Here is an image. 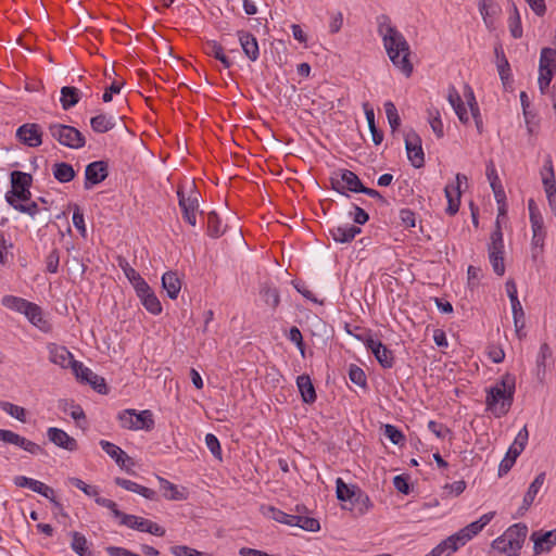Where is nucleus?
<instances>
[{
	"instance_id": "nucleus-1",
	"label": "nucleus",
	"mask_w": 556,
	"mask_h": 556,
	"mask_svg": "<svg viewBox=\"0 0 556 556\" xmlns=\"http://www.w3.org/2000/svg\"><path fill=\"white\" fill-rule=\"evenodd\" d=\"M377 31L382 39L386 52L392 64L405 76L410 77L414 65L410 61V47L403 34L392 25L387 14L377 16Z\"/></svg>"
},
{
	"instance_id": "nucleus-2",
	"label": "nucleus",
	"mask_w": 556,
	"mask_h": 556,
	"mask_svg": "<svg viewBox=\"0 0 556 556\" xmlns=\"http://www.w3.org/2000/svg\"><path fill=\"white\" fill-rule=\"evenodd\" d=\"M516 391V376L506 372L501 379L486 390L485 407L495 418L508 414L514 402Z\"/></svg>"
},
{
	"instance_id": "nucleus-3",
	"label": "nucleus",
	"mask_w": 556,
	"mask_h": 556,
	"mask_svg": "<svg viewBox=\"0 0 556 556\" xmlns=\"http://www.w3.org/2000/svg\"><path fill=\"white\" fill-rule=\"evenodd\" d=\"M527 534L528 527L526 523H515L492 542V548L507 556H520V549L523 546Z\"/></svg>"
},
{
	"instance_id": "nucleus-4",
	"label": "nucleus",
	"mask_w": 556,
	"mask_h": 556,
	"mask_svg": "<svg viewBox=\"0 0 556 556\" xmlns=\"http://www.w3.org/2000/svg\"><path fill=\"white\" fill-rule=\"evenodd\" d=\"M178 205L180 207L182 219L194 227L197 225V214L199 212V201L201 193L194 182L190 185L188 192L185 187L179 185L177 188Z\"/></svg>"
},
{
	"instance_id": "nucleus-5",
	"label": "nucleus",
	"mask_w": 556,
	"mask_h": 556,
	"mask_svg": "<svg viewBox=\"0 0 556 556\" xmlns=\"http://www.w3.org/2000/svg\"><path fill=\"white\" fill-rule=\"evenodd\" d=\"M48 131L50 136L63 147L78 150L86 144L85 136L74 126L50 123L48 125Z\"/></svg>"
},
{
	"instance_id": "nucleus-6",
	"label": "nucleus",
	"mask_w": 556,
	"mask_h": 556,
	"mask_svg": "<svg viewBox=\"0 0 556 556\" xmlns=\"http://www.w3.org/2000/svg\"><path fill=\"white\" fill-rule=\"evenodd\" d=\"M504 239L501 223L495 222V227L491 232L490 242L488 243L489 261L492 265L493 271L497 276L505 274L504 263Z\"/></svg>"
},
{
	"instance_id": "nucleus-7",
	"label": "nucleus",
	"mask_w": 556,
	"mask_h": 556,
	"mask_svg": "<svg viewBox=\"0 0 556 556\" xmlns=\"http://www.w3.org/2000/svg\"><path fill=\"white\" fill-rule=\"evenodd\" d=\"M556 73V51L545 47L541 49L539 60V89L542 94L546 93L551 81Z\"/></svg>"
},
{
	"instance_id": "nucleus-8",
	"label": "nucleus",
	"mask_w": 556,
	"mask_h": 556,
	"mask_svg": "<svg viewBox=\"0 0 556 556\" xmlns=\"http://www.w3.org/2000/svg\"><path fill=\"white\" fill-rule=\"evenodd\" d=\"M330 185L332 190L346 197H349L348 191L363 193L366 189L359 177L350 169H341L339 174L332 176Z\"/></svg>"
},
{
	"instance_id": "nucleus-9",
	"label": "nucleus",
	"mask_w": 556,
	"mask_h": 556,
	"mask_svg": "<svg viewBox=\"0 0 556 556\" xmlns=\"http://www.w3.org/2000/svg\"><path fill=\"white\" fill-rule=\"evenodd\" d=\"M529 433L527 427H523L516 435L513 444L509 446L505 457L501 460L498 466V477L507 475L516 463L517 457L523 452Z\"/></svg>"
},
{
	"instance_id": "nucleus-10",
	"label": "nucleus",
	"mask_w": 556,
	"mask_h": 556,
	"mask_svg": "<svg viewBox=\"0 0 556 556\" xmlns=\"http://www.w3.org/2000/svg\"><path fill=\"white\" fill-rule=\"evenodd\" d=\"M73 372L80 382L90 384L99 394H106L109 392L105 379L94 374L81 362L73 363Z\"/></svg>"
},
{
	"instance_id": "nucleus-11",
	"label": "nucleus",
	"mask_w": 556,
	"mask_h": 556,
	"mask_svg": "<svg viewBox=\"0 0 556 556\" xmlns=\"http://www.w3.org/2000/svg\"><path fill=\"white\" fill-rule=\"evenodd\" d=\"M467 181V177L464 174L458 173L455 177V181L450 182L444 188V194L447 200L446 214L454 216L460 206V184Z\"/></svg>"
},
{
	"instance_id": "nucleus-12",
	"label": "nucleus",
	"mask_w": 556,
	"mask_h": 556,
	"mask_svg": "<svg viewBox=\"0 0 556 556\" xmlns=\"http://www.w3.org/2000/svg\"><path fill=\"white\" fill-rule=\"evenodd\" d=\"M0 441L16 445L31 455H39L45 453V450L39 444L12 430L0 429Z\"/></svg>"
},
{
	"instance_id": "nucleus-13",
	"label": "nucleus",
	"mask_w": 556,
	"mask_h": 556,
	"mask_svg": "<svg viewBox=\"0 0 556 556\" xmlns=\"http://www.w3.org/2000/svg\"><path fill=\"white\" fill-rule=\"evenodd\" d=\"M109 176V164L105 161H93L85 168L84 188L90 190L93 186L101 184Z\"/></svg>"
},
{
	"instance_id": "nucleus-14",
	"label": "nucleus",
	"mask_w": 556,
	"mask_h": 556,
	"mask_svg": "<svg viewBox=\"0 0 556 556\" xmlns=\"http://www.w3.org/2000/svg\"><path fill=\"white\" fill-rule=\"evenodd\" d=\"M405 149L410 164L415 168H421L425 165V154L421 147V138L415 131L405 136Z\"/></svg>"
},
{
	"instance_id": "nucleus-15",
	"label": "nucleus",
	"mask_w": 556,
	"mask_h": 556,
	"mask_svg": "<svg viewBox=\"0 0 556 556\" xmlns=\"http://www.w3.org/2000/svg\"><path fill=\"white\" fill-rule=\"evenodd\" d=\"M16 138L29 148H37L42 144L41 126L37 123H25L16 129Z\"/></svg>"
},
{
	"instance_id": "nucleus-16",
	"label": "nucleus",
	"mask_w": 556,
	"mask_h": 556,
	"mask_svg": "<svg viewBox=\"0 0 556 556\" xmlns=\"http://www.w3.org/2000/svg\"><path fill=\"white\" fill-rule=\"evenodd\" d=\"M540 176L542 179L543 188L546 193L548 202L554 201L556 197V176L554 170L553 159L549 154L546 155L543 166L540 169Z\"/></svg>"
},
{
	"instance_id": "nucleus-17",
	"label": "nucleus",
	"mask_w": 556,
	"mask_h": 556,
	"mask_svg": "<svg viewBox=\"0 0 556 556\" xmlns=\"http://www.w3.org/2000/svg\"><path fill=\"white\" fill-rule=\"evenodd\" d=\"M135 291L141 304L150 314L160 315L162 313V304L148 282L140 285Z\"/></svg>"
},
{
	"instance_id": "nucleus-18",
	"label": "nucleus",
	"mask_w": 556,
	"mask_h": 556,
	"mask_svg": "<svg viewBox=\"0 0 556 556\" xmlns=\"http://www.w3.org/2000/svg\"><path fill=\"white\" fill-rule=\"evenodd\" d=\"M101 448L110 456L112 457L115 463L127 472L134 473V471L130 469L135 465L131 457H129L125 451H123L119 446L116 444L106 441L101 440L99 442Z\"/></svg>"
},
{
	"instance_id": "nucleus-19",
	"label": "nucleus",
	"mask_w": 556,
	"mask_h": 556,
	"mask_svg": "<svg viewBox=\"0 0 556 556\" xmlns=\"http://www.w3.org/2000/svg\"><path fill=\"white\" fill-rule=\"evenodd\" d=\"M546 473L540 472L534 480L530 483L527 492L523 495L522 504L517 509L515 517H522L534 503L536 495L545 483Z\"/></svg>"
},
{
	"instance_id": "nucleus-20",
	"label": "nucleus",
	"mask_w": 556,
	"mask_h": 556,
	"mask_svg": "<svg viewBox=\"0 0 556 556\" xmlns=\"http://www.w3.org/2000/svg\"><path fill=\"white\" fill-rule=\"evenodd\" d=\"M495 514V511H489L482 515L478 520L467 525L466 527L457 531L456 534L459 536L462 543L465 545L473 536L479 534L483 530V528L492 521Z\"/></svg>"
},
{
	"instance_id": "nucleus-21",
	"label": "nucleus",
	"mask_w": 556,
	"mask_h": 556,
	"mask_svg": "<svg viewBox=\"0 0 556 556\" xmlns=\"http://www.w3.org/2000/svg\"><path fill=\"white\" fill-rule=\"evenodd\" d=\"M366 348L374 354L382 368L390 369L394 366L395 357L393 351L384 345L381 341L375 340L372 338V343H367Z\"/></svg>"
},
{
	"instance_id": "nucleus-22",
	"label": "nucleus",
	"mask_w": 556,
	"mask_h": 556,
	"mask_svg": "<svg viewBox=\"0 0 556 556\" xmlns=\"http://www.w3.org/2000/svg\"><path fill=\"white\" fill-rule=\"evenodd\" d=\"M47 437L51 443L55 446L66 450L68 452H75L78 450L77 440L71 437L66 431L56 427H50L47 430Z\"/></svg>"
},
{
	"instance_id": "nucleus-23",
	"label": "nucleus",
	"mask_w": 556,
	"mask_h": 556,
	"mask_svg": "<svg viewBox=\"0 0 556 556\" xmlns=\"http://www.w3.org/2000/svg\"><path fill=\"white\" fill-rule=\"evenodd\" d=\"M49 361L62 368L71 367L73 369V363L77 362L70 350L64 345L56 343H50L48 345Z\"/></svg>"
},
{
	"instance_id": "nucleus-24",
	"label": "nucleus",
	"mask_w": 556,
	"mask_h": 556,
	"mask_svg": "<svg viewBox=\"0 0 556 556\" xmlns=\"http://www.w3.org/2000/svg\"><path fill=\"white\" fill-rule=\"evenodd\" d=\"M237 36L244 55L255 62L260 58V47L256 37L248 30H238Z\"/></svg>"
},
{
	"instance_id": "nucleus-25",
	"label": "nucleus",
	"mask_w": 556,
	"mask_h": 556,
	"mask_svg": "<svg viewBox=\"0 0 556 556\" xmlns=\"http://www.w3.org/2000/svg\"><path fill=\"white\" fill-rule=\"evenodd\" d=\"M336 494L340 502H351L353 497L368 501V495L357 485L346 484L342 478L336 480Z\"/></svg>"
},
{
	"instance_id": "nucleus-26",
	"label": "nucleus",
	"mask_w": 556,
	"mask_h": 556,
	"mask_svg": "<svg viewBox=\"0 0 556 556\" xmlns=\"http://www.w3.org/2000/svg\"><path fill=\"white\" fill-rule=\"evenodd\" d=\"M160 490L165 500L167 501H185L189 496V492L185 486H178L169 480L157 476Z\"/></svg>"
},
{
	"instance_id": "nucleus-27",
	"label": "nucleus",
	"mask_w": 556,
	"mask_h": 556,
	"mask_svg": "<svg viewBox=\"0 0 556 556\" xmlns=\"http://www.w3.org/2000/svg\"><path fill=\"white\" fill-rule=\"evenodd\" d=\"M462 546H464V544L462 543L459 536L456 533H454L444 539L443 541H441L425 556H451Z\"/></svg>"
},
{
	"instance_id": "nucleus-28",
	"label": "nucleus",
	"mask_w": 556,
	"mask_h": 556,
	"mask_svg": "<svg viewBox=\"0 0 556 556\" xmlns=\"http://www.w3.org/2000/svg\"><path fill=\"white\" fill-rule=\"evenodd\" d=\"M531 540L534 542L533 552L534 555H540L544 552H549L556 544V529L546 531L542 534L533 532Z\"/></svg>"
},
{
	"instance_id": "nucleus-29",
	"label": "nucleus",
	"mask_w": 556,
	"mask_h": 556,
	"mask_svg": "<svg viewBox=\"0 0 556 556\" xmlns=\"http://www.w3.org/2000/svg\"><path fill=\"white\" fill-rule=\"evenodd\" d=\"M114 482L116 485H118L129 492L137 493L147 500L154 501L157 498L156 492L153 489L141 485L135 481H131V480H128L125 478H121V477H116L114 479Z\"/></svg>"
},
{
	"instance_id": "nucleus-30",
	"label": "nucleus",
	"mask_w": 556,
	"mask_h": 556,
	"mask_svg": "<svg viewBox=\"0 0 556 556\" xmlns=\"http://www.w3.org/2000/svg\"><path fill=\"white\" fill-rule=\"evenodd\" d=\"M362 232V229L355 225L334 226L329 229L332 239L338 243H349Z\"/></svg>"
},
{
	"instance_id": "nucleus-31",
	"label": "nucleus",
	"mask_w": 556,
	"mask_h": 556,
	"mask_svg": "<svg viewBox=\"0 0 556 556\" xmlns=\"http://www.w3.org/2000/svg\"><path fill=\"white\" fill-rule=\"evenodd\" d=\"M296 386L303 403L313 404L316 402V390L308 375L303 374L298 376Z\"/></svg>"
},
{
	"instance_id": "nucleus-32",
	"label": "nucleus",
	"mask_w": 556,
	"mask_h": 556,
	"mask_svg": "<svg viewBox=\"0 0 556 556\" xmlns=\"http://www.w3.org/2000/svg\"><path fill=\"white\" fill-rule=\"evenodd\" d=\"M162 287L166 291L169 299H177L181 290V280L177 271L168 270L162 276Z\"/></svg>"
},
{
	"instance_id": "nucleus-33",
	"label": "nucleus",
	"mask_w": 556,
	"mask_h": 556,
	"mask_svg": "<svg viewBox=\"0 0 556 556\" xmlns=\"http://www.w3.org/2000/svg\"><path fill=\"white\" fill-rule=\"evenodd\" d=\"M24 315L27 319L42 331L50 329L49 323L45 319L42 309L39 305L30 302L25 311Z\"/></svg>"
},
{
	"instance_id": "nucleus-34",
	"label": "nucleus",
	"mask_w": 556,
	"mask_h": 556,
	"mask_svg": "<svg viewBox=\"0 0 556 556\" xmlns=\"http://www.w3.org/2000/svg\"><path fill=\"white\" fill-rule=\"evenodd\" d=\"M204 52L208 56L218 60L225 68L232 66L231 60L225 54L224 47L216 40H210L204 45Z\"/></svg>"
},
{
	"instance_id": "nucleus-35",
	"label": "nucleus",
	"mask_w": 556,
	"mask_h": 556,
	"mask_svg": "<svg viewBox=\"0 0 556 556\" xmlns=\"http://www.w3.org/2000/svg\"><path fill=\"white\" fill-rule=\"evenodd\" d=\"M116 261H117L118 267L123 270L124 275L129 280V282L131 283L134 289H137L138 287H140V285H143L144 282H147L141 277V275L135 268H132L130 266V264L128 263L126 257L119 255V256H117Z\"/></svg>"
},
{
	"instance_id": "nucleus-36",
	"label": "nucleus",
	"mask_w": 556,
	"mask_h": 556,
	"mask_svg": "<svg viewBox=\"0 0 556 556\" xmlns=\"http://www.w3.org/2000/svg\"><path fill=\"white\" fill-rule=\"evenodd\" d=\"M80 98L81 92L78 88L72 86H64L61 88L60 102L64 111L74 108L80 101Z\"/></svg>"
},
{
	"instance_id": "nucleus-37",
	"label": "nucleus",
	"mask_w": 556,
	"mask_h": 556,
	"mask_svg": "<svg viewBox=\"0 0 556 556\" xmlns=\"http://www.w3.org/2000/svg\"><path fill=\"white\" fill-rule=\"evenodd\" d=\"M52 174H53V177L61 184L70 182L76 176V172H75L74 167L72 166V164L66 163V162L55 163L52 166Z\"/></svg>"
},
{
	"instance_id": "nucleus-38",
	"label": "nucleus",
	"mask_w": 556,
	"mask_h": 556,
	"mask_svg": "<svg viewBox=\"0 0 556 556\" xmlns=\"http://www.w3.org/2000/svg\"><path fill=\"white\" fill-rule=\"evenodd\" d=\"M260 295L263 300V302L273 308L274 311L279 306L280 304V294L279 290L269 285V283H263L260 288Z\"/></svg>"
},
{
	"instance_id": "nucleus-39",
	"label": "nucleus",
	"mask_w": 556,
	"mask_h": 556,
	"mask_svg": "<svg viewBox=\"0 0 556 556\" xmlns=\"http://www.w3.org/2000/svg\"><path fill=\"white\" fill-rule=\"evenodd\" d=\"M514 318L515 332L519 340H522L526 337V332L523 331L526 327V316L522 308V305L519 302L510 303Z\"/></svg>"
},
{
	"instance_id": "nucleus-40",
	"label": "nucleus",
	"mask_w": 556,
	"mask_h": 556,
	"mask_svg": "<svg viewBox=\"0 0 556 556\" xmlns=\"http://www.w3.org/2000/svg\"><path fill=\"white\" fill-rule=\"evenodd\" d=\"M91 129L97 134H104L115 127V121L112 116L100 113L90 119Z\"/></svg>"
},
{
	"instance_id": "nucleus-41",
	"label": "nucleus",
	"mask_w": 556,
	"mask_h": 556,
	"mask_svg": "<svg viewBox=\"0 0 556 556\" xmlns=\"http://www.w3.org/2000/svg\"><path fill=\"white\" fill-rule=\"evenodd\" d=\"M227 226L223 224L222 218L219 215L212 211L207 214V236L211 238H219L226 232Z\"/></svg>"
},
{
	"instance_id": "nucleus-42",
	"label": "nucleus",
	"mask_w": 556,
	"mask_h": 556,
	"mask_svg": "<svg viewBox=\"0 0 556 556\" xmlns=\"http://www.w3.org/2000/svg\"><path fill=\"white\" fill-rule=\"evenodd\" d=\"M479 11L488 27L493 26L494 16L500 12V7L493 0H479Z\"/></svg>"
},
{
	"instance_id": "nucleus-43",
	"label": "nucleus",
	"mask_w": 556,
	"mask_h": 556,
	"mask_svg": "<svg viewBox=\"0 0 556 556\" xmlns=\"http://www.w3.org/2000/svg\"><path fill=\"white\" fill-rule=\"evenodd\" d=\"M33 185V176L28 173L21 170H13L11 173V190L10 191H18V190H27L30 189Z\"/></svg>"
},
{
	"instance_id": "nucleus-44",
	"label": "nucleus",
	"mask_w": 556,
	"mask_h": 556,
	"mask_svg": "<svg viewBox=\"0 0 556 556\" xmlns=\"http://www.w3.org/2000/svg\"><path fill=\"white\" fill-rule=\"evenodd\" d=\"M528 210L532 232L545 231L544 218L533 199L528 201Z\"/></svg>"
},
{
	"instance_id": "nucleus-45",
	"label": "nucleus",
	"mask_w": 556,
	"mask_h": 556,
	"mask_svg": "<svg viewBox=\"0 0 556 556\" xmlns=\"http://www.w3.org/2000/svg\"><path fill=\"white\" fill-rule=\"evenodd\" d=\"M70 535L72 536L71 547L77 555L92 556V552L88 546V541L83 533L78 531H72Z\"/></svg>"
},
{
	"instance_id": "nucleus-46",
	"label": "nucleus",
	"mask_w": 556,
	"mask_h": 556,
	"mask_svg": "<svg viewBox=\"0 0 556 556\" xmlns=\"http://www.w3.org/2000/svg\"><path fill=\"white\" fill-rule=\"evenodd\" d=\"M344 330L346 331L348 334L354 337L357 341L363 342L365 345L367 343H372V336L370 329L356 325L353 326L349 323H345Z\"/></svg>"
},
{
	"instance_id": "nucleus-47",
	"label": "nucleus",
	"mask_w": 556,
	"mask_h": 556,
	"mask_svg": "<svg viewBox=\"0 0 556 556\" xmlns=\"http://www.w3.org/2000/svg\"><path fill=\"white\" fill-rule=\"evenodd\" d=\"M136 530L147 532L155 536H164L166 532L162 526L143 517H139Z\"/></svg>"
},
{
	"instance_id": "nucleus-48",
	"label": "nucleus",
	"mask_w": 556,
	"mask_h": 556,
	"mask_svg": "<svg viewBox=\"0 0 556 556\" xmlns=\"http://www.w3.org/2000/svg\"><path fill=\"white\" fill-rule=\"evenodd\" d=\"M467 88H468V93H465V97L467 98V102H468L471 115H472V117L475 119L477 130H478L479 134H482V131H483V122H482V117H481V114H480V109H479V105H478V103L476 101L473 91L471 90L470 87H467Z\"/></svg>"
},
{
	"instance_id": "nucleus-49",
	"label": "nucleus",
	"mask_w": 556,
	"mask_h": 556,
	"mask_svg": "<svg viewBox=\"0 0 556 556\" xmlns=\"http://www.w3.org/2000/svg\"><path fill=\"white\" fill-rule=\"evenodd\" d=\"M29 303V301L15 295H4L1 300V304L4 307L22 314L25 313Z\"/></svg>"
},
{
	"instance_id": "nucleus-50",
	"label": "nucleus",
	"mask_w": 556,
	"mask_h": 556,
	"mask_svg": "<svg viewBox=\"0 0 556 556\" xmlns=\"http://www.w3.org/2000/svg\"><path fill=\"white\" fill-rule=\"evenodd\" d=\"M135 424L137 425L136 430H147L151 431L155 427V421L153 414L150 409L141 410L140 413L136 412Z\"/></svg>"
},
{
	"instance_id": "nucleus-51",
	"label": "nucleus",
	"mask_w": 556,
	"mask_h": 556,
	"mask_svg": "<svg viewBox=\"0 0 556 556\" xmlns=\"http://www.w3.org/2000/svg\"><path fill=\"white\" fill-rule=\"evenodd\" d=\"M427 114L431 129L438 138H442L444 136V128L439 110L435 108H429L427 110Z\"/></svg>"
},
{
	"instance_id": "nucleus-52",
	"label": "nucleus",
	"mask_w": 556,
	"mask_h": 556,
	"mask_svg": "<svg viewBox=\"0 0 556 556\" xmlns=\"http://www.w3.org/2000/svg\"><path fill=\"white\" fill-rule=\"evenodd\" d=\"M31 192L30 189L27 190H18V191H8L5 193V201L11 205L14 210L15 206L22 204L21 202H27L30 200Z\"/></svg>"
},
{
	"instance_id": "nucleus-53",
	"label": "nucleus",
	"mask_w": 556,
	"mask_h": 556,
	"mask_svg": "<svg viewBox=\"0 0 556 556\" xmlns=\"http://www.w3.org/2000/svg\"><path fill=\"white\" fill-rule=\"evenodd\" d=\"M0 408L20 421H26V409L24 407L8 401H0Z\"/></svg>"
},
{
	"instance_id": "nucleus-54",
	"label": "nucleus",
	"mask_w": 556,
	"mask_h": 556,
	"mask_svg": "<svg viewBox=\"0 0 556 556\" xmlns=\"http://www.w3.org/2000/svg\"><path fill=\"white\" fill-rule=\"evenodd\" d=\"M349 378L354 384H356L363 389L368 388L367 377H366L365 371L355 364L350 365Z\"/></svg>"
},
{
	"instance_id": "nucleus-55",
	"label": "nucleus",
	"mask_w": 556,
	"mask_h": 556,
	"mask_svg": "<svg viewBox=\"0 0 556 556\" xmlns=\"http://www.w3.org/2000/svg\"><path fill=\"white\" fill-rule=\"evenodd\" d=\"M384 435L395 445L403 446L406 443L405 434L394 425L384 426Z\"/></svg>"
},
{
	"instance_id": "nucleus-56",
	"label": "nucleus",
	"mask_w": 556,
	"mask_h": 556,
	"mask_svg": "<svg viewBox=\"0 0 556 556\" xmlns=\"http://www.w3.org/2000/svg\"><path fill=\"white\" fill-rule=\"evenodd\" d=\"M136 409L128 408L118 413L117 419L119 426L123 429L136 430L137 425L135 424Z\"/></svg>"
},
{
	"instance_id": "nucleus-57",
	"label": "nucleus",
	"mask_w": 556,
	"mask_h": 556,
	"mask_svg": "<svg viewBox=\"0 0 556 556\" xmlns=\"http://www.w3.org/2000/svg\"><path fill=\"white\" fill-rule=\"evenodd\" d=\"M514 14L509 17V31L515 39L522 37L521 20L517 7L513 3Z\"/></svg>"
},
{
	"instance_id": "nucleus-58",
	"label": "nucleus",
	"mask_w": 556,
	"mask_h": 556,
	"mask_svg": "<svg viewBox=\"0 0 556 556\" xmlns=\"http://www.w3.org/2000/svg\"><path fill=\"white\" fill-rule=\"evenodd\" d=\"M299 527L306 531H318L320 526L319 521L313 517L308 516H298L295 515L294 526Z\"/></svg>"
},
{
	"instance_id": "nucleus-59",
	"label": "nucleus",
	"mask_w": 556,
	"mask_h": 556,
	"mask_svg": "<svg viewBox=\"0 0 556 556\" xmlns=\"http://www.w3.org/2000/svg\"><path fill=\"white\" fill-rule=\"evenodd\" d=\"M552 356V350L548 345V343L544 342L541 344L540 346V351L538 353V356H536V367H538V372H542L543 375H545V371H546V359L549 358Z\"/></svg>"
},
{
	"instance_id": "nucleus-60",
	"label": "nucleus",
	"mask_w": 556,
	"mask_h": 556,
	"mask_svg": "<svg viewBox=\"0 0 556 556\" xmlns=\"http://www.w3.org/2000/svg\"><path fill=\"white\" fill-rule=\"evenodd\" d=\"M384 110L391 129L393 131L396 130L401 125V118L394 103L391 101L386 102Z\"/></svg>"
},
{
	"instance_id": "nucleus-61",
	"label": "nucleus",
	"mask_w": 556,
	"mask_h": 556,
	"mask_svg": "<svg viewBox=\"0 0 556 556\" xmlns=\"http://www.w3.org/2000/svg\"><path fill=\"white\" fill-rule=\"evenodd\" d=\"M46 271L49 274H56L60 265V251L58 248H53L46 256Z\"/></svg>"
},
{
	"instance_id": "nucleus-62",
	"label": "nucleus",
	"mask_w": 556,
	"mask_h": 556,
	"mask_svg": "<svg viewBox=\"0 0 556 556\" xmlns=\"http://www.w3.org/2000/svg\"><path fill=\"white\" fill-rule=\"evenodd\" d=\"M268 511L271 514L270 517L283 525L288 526H294L295 515H290L285 511H282L279 508H276L274 506H268Z\"/></svg>"
},
{
	"instance_id": "nucleus-63",
	"label": "nucleus",
	"mask_w": 556,
	"mask_h": 556,
	"mask_svg": "<svg viewBox=\"0 0 556 556\" xmlns=\"http://www.w3.org/2000/svg\"><path fill=\"white\" fill-rule=\"evenodd\" d=\"M205 444L210 452L213 454V456L218 459L219 462L223 460V451L220 447V443L218 438L213 433H207L205 435Z\"/></svg>"
},
{
	"instance_id": "nucleus-64",
	"label": "nucleus",
	"mask_w": 556,
	"mask_h": 556,
	"mask_svg": "<svg viewBox=\"0 0 556 556\" xmlns=\"http://www.w3.org/2000/svg\"><path fill=\"white\" fill-rule=\"evenodd\" d=\"M169 552L174 556H203L202 552L187 545H174L169 548Z\"/></svg>"
}]
</instances>
